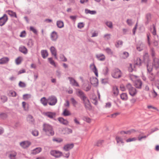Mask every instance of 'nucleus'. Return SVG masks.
Listing matches in <instances>:
<instances>
[{"label":"nucleus","mask_w":159,"mask_h":159,"mask_svg":"<svg viewBox=\"0 0 159 159\" xmlns=\"http://www.w3.org/2000/svg\"><path fill=\"white\" fill-rule=\"evenodd\" d=\"M41 52L42 56L44 59L46 58L48 56V52L46 50H42Z\"/></svg>","instance_id":"26"},{"label":"nucleus","mask_w":159,"mask_h":159,"mask_svg":"<svg viewBox=\"0 0 159 159\" xmlns=\"http://www.w3.org/2000/svg\"><path fill=\"white\" fill-rule=\"evenodd\" d=\"M103 140H98L95 143L94 145L97 146H101L103 143Z\"/></svg>","instance_id":"43"},{"label":"nucleus","mask_w":159,"mask_h":159,"mask_svg":"<svg viewBox=\"0 0 159 159\" xmlns=\"http://www.w3.org/2000/svg\"><path fill=\"white\" fill-rule=\"evenodd\" d=\"M90 67L91 70L94 73L95 75L97 77L98 76V70L94 63L90 64Z\"/></svg>","instance_id":"13"},{"label":"nucleus","mask_w":159,"mask_h":159,"mask_svg":"<svg viewBox=\"0 0 159 159\" xmlns=\"http://www.w3.org/2000/svg\"><path fill=\"white\" fill-rule=\"evenodd\" d=\"M40 101L42 103L44 106H46L47 104V102L48 101L46 99L45 97L42 98L40 99Z\"/></svg>","instance_id":"38"},{"label":"nucleus","mask_w":159,"mask_h":159,"mask_svg":"<svg viewBox=\"0 0 159 159\" xmlns=\"http://www.w3.org/2000/svg\"><path fill=\"white\" fill-rule=\"evenodd\" d=\"M149 79L151 81H154L155 80V75L153 73H151L149 76Z\"/></svg>","instance_id":"49"},{"label":"nucleus","mask_w":159,"mask_h":159,"mask_svg":"<svg viewBox=\"0 0 159 159\" xmlns=\"http://www.w3.org/2000/svg\"><path fill=\"white\" fill-rule=\"evenodd\" d=\"M10 16H14L16 18L17 17L16 13L15 12L11 10H8L6 11Z\"/></svg>","instance_id":"29"},{"label":"nucleus","mask_w":159,"mask_h":159,"mask_svg":"<svg viewBox=\"0 0 159 159\" xmlns=\"http://www.w3.org/2000/svg\"><path fill=\"white\" fill-rule=\"evenodd\" d=\"M9 59L7 57H4L0 59V64H4L7 63L9 61Z\"/></svg>","instance_id":"24"},{"label":"nucleus","mask_w":159,"mask_h":159,"mask_svg":"<svg viewBox=\"0 0 159 159\" xmlns=\"http://www.w3.org/2000/svg\"><path fill=\"white\" fill-rule=\"evenodd\" d=\"M129 77L131 80L133 81L136 80L138 77L137 76L134 75L132 74H130L129 75Z\"/></svg>","instance_id":"48"},{"label":"nucleus","mask_w":159,"mask_h":159,"mask_svg":"<svg viewBox=\"0 0 159 159\" xmlns=\"http://www.w3.org/2000/svg\"><path fill=\"white\" fill-rule=\"evenodd\" d=\"M117 143L119 145H123L124 142L123 139L119 136H116V138Z\"/></svg>","instance_id":"22"},{"label":"nucleus","mask_w":159,"mask_h":159,"mask_svg":"<svg viewBox=\"0 0 159 159\" xmlns=\"http://www.w3.org/2000/svg\"><path fill=\"white\" fill-rule=\"evenodd\" d=\"M119 112H116L114 114L110 115L109 116V117L111 118H115L117 116L120 114Z\"/></svg>","instance_id":"58"},{"label":"nucleus","mask_w":159,"mask_h":159,"mask_svg":"<svg viewBox=\"0 0 159 159\" xmlns=\"http://www.w3.org/2000/svg\"><path fill=\"white\" fill-rule=\"evenodd\" d=\"M90 81L92 84L96 86L98 83V80L95 77H93L90 78Z\"/></svg>","instance_id":"18"},{"label":"nucleus","mask_w":159,"mask_h":159,"mask_svg":"<svg viewBox=\"0 0 159 159\" xmlns=\"http://www.w3.org/2000/svg\"><path fill=\"white\" fill-rule=\"evenodd\" d=\"M16 153L15 152H12L9 154V157L10 159H16Z\"/></svg>","instance_id":"45"},{"label":"nucleus","mask_w":159,"mask_h":159,"mask_svg":"<svg viewBox=\"0 0 159 159\" xmlns=\"http://www.w3.org/2000/svg\"><path fill=\"white\" fill-rule=\"evenodd\" d=\"M104 50L109 55H112L113 54V51L109 48H107L104 49Z\"/></svg>","instance_id":"41"},{"label":"nucleus","mask_w":159,"mask_h":159,"mask_svg":"<svg viewBox=\"0 0 159 159\" xmlns=\"http://www.w3.org/2000/svg\"><path fill=\"white\" fill-rule=\"evenodd\" d=\"M136 140L137 139L135 137L129 138L126 140V142L128 143L132 141H136Z\"/></svg>","instance_id":"57"},{"label":"nucleus","mask_w":159,"mask_h":159,"mask_svg":"<svg viewBox=\"0 0 159 159\" xmlns=\"http://www.w3.org/2000/svg\"><path fill=\"white\" fill-rule=\"evenodd\" d=\"M70 100L74 107H76V105L77 103V102L75 100V99L74 98H71L70 99Z\"/></svg>","instance_id":"50"},{"label":"nucleus","mask_w":159,"mask_h":159,"mask_svg":"<svg viewBox=\"0 0 159 159\" xmlns=\"http://www.w3.org/2000/svg\"><path fill=\"white\" fill-rule=\"evenodd\" d=\"M7 115L6 113H0V117L2 119H5L7 118Z\"/></svg>","instance_id":"54"},{"label":"nucleus","mask_w":159,"mask_h":159,"mask_svg":"<svg viewBox=\"0 0 159 159\" xmlns=\"http://www.w3.org/2000/svg\"><path fill=\"white\" fill-rule=\"evenodd\" d=\"M19 50L24 54H27L28 52L27 48L24 46H21L20 47Z\"/></svg>","instance_id":"27"},{"label":"nucleus","mask_w":159,"mask_h":159,"mask_svg":"<svg viewBox=\"0 0 159 159\" xmlns=\"http://www.w3.org/2000/svg\"><path fill=\"white\" fill-rule=\"evenodd\" d=\"M76 94L82 100L87 98L84 92L79 89L77 90Z\"/></svg>","instance_id":"8"},{"label":"nucleus","mask_w":159,"mask_h":159,"mask_svg":"<svg viewBox=\"0 0 159 159\" xmlns=\"http://www.w3.org/2000/svg\"><path fill=\"white\" fill-rule=\"evenodd\" d=\"M84 26V24L83 22L79 23L78 24V27L79 28L81 29L83 28Z\"/></svg>","instance_id":"64"},{"label":"nucleus","mask_w":159,"mask_h":159,"mask_svg":"<svg viewBox=\"0 0 159 159\" xmlns=\"http://www.w3.org/2000/svg\"><path fill=\"white\" fill-rule=\"evenodd\" d=\"M141 61L139 58H137L135 60L134 62V65H141Z\"/></svg>","instance_id":"36"},{"label":"nucleus","mask_w":159,"mask_h":159,"mask_svg":"<svg viewBox=\"0 0 159 159\" xmlns=\"http://www.w3.org/2000/svg\"><path fill=\"white\" fill-rule=\"evenodd\" d=\"M65 152L64 153V156L66 158H68L70 155V153L69 152V150H65Z\"/></svg>","instance_id":"51"},{"label":"nucleus","mask_w":159,"mask_h":159,"mask_svg":"<svg viewBox=\"0 0 159 159\" xmlns=\"http://www.w3.org/2000/svg\"><path fill=\"white\" fill-rule=\"evenodd\" d=\"M8 20V17L6 14H4L3 16L0 18V25H3Z\"/></svg>","instance_id":"9"},{"label":"nucleus","mask_w":159,"mask_h":159,"mask_svg":"<svg viewBox=\"0 0 159 159\" xmlns=\"http://www.w3.org/2000/svg\"><path fill=\"white\" fill-rule=\"evenodd\" d=\"M31 143L28 141H22L20 143V146L23 148H26Z\"/></svg>","instance_id":"12"},{"label":"nucleus","mask_w":159,"mask_h":159,"mask_svg":"<svg viewBox=\"0 0 159 159\" xmlns=\"http://www.w3.org/2000/svg\"><path fill=\"white\" fill-rule=\"evenodd\" d=\"M42 38L43 39H47V35L45 31H44L43 30H42Z\"/></svg>","instance_id":"59"},{"label":"nucleus","mask_w":159,"mask_h":159,"mask_svg":"<svg viewBox=\"0 0 159 159\" xmlns=\"http://www.w3.org/2000/svg\"><path fill=\"white\" fill-rule=\"evenodd\" d=\"M153 66L156 68L159 67V59L158 58H154Z\"/></svg>","instance_id":"21"},{"label":"nucleus","mask_w":159,"mask_h":159,"mask_svg":"<svg viewBox=\"0 0 159 159\" xmlns=\"http://www.w3.org/2000/svg\"><path fill=\"white\" fill-rule=\"evenodd\" d=\"M113 92L114 95L115 96H117L119 93V90L118 88L116 86H114L113 88Z\"/></svg>","instance_id":"33"},{"label":"nucleus","mask_w":159,"mask_h":159,"mask_svg":"<svg viewBox=\"0 0 159 159\" xmlns=\"http://www.w3.org/2000/svg\"><path fill=\"white\" fill-rule=\"evenodd\" d=\"M129 53L126 52H124L123 53L121 54V57L123 59H125L127 58L129 56Z\"/></svg>","instance_id":"42"},{"label":"nucleus","mask_w":159,"mask_h":159,"mask_svg":"<svg viewBox=\"0 0 159 159\" xmlns=\"http://www.w3.org/2000/svg\"><path fill=\"white\" fill-rule=\"evenodd\" d=\"M43 130L48 136H53L54 134V131L52 126L48 124H43Z\"/></svg>","instance_id":"1"},{"label":"nucleus","mask_w":159,"mask_h":159,"mask_svg":"<svg viewBox=\"0 0 159 159\" xmlns=\"http://www.w3.org/2000/svg\"><path fill=\"white\" fill-rule=\"evenodd\" d=\"M1 99L2 100V101L3 102H6L7 99V97L5 96H2Z\"/></svg>","instance_id":"61"},{"label":"nucleus","mask_w":159,"mask_h":159,"mask_svg":"<svg viewBox=\"0 0 159 159\" xmlns=\"http://www.w3.org/2000/svg\"><path fill=\"white\" fill-rule=\"evenodd\" d=\"M23 58L22 57H17L15 60V62L17 65H19L20 64L22 61Z\"/></svg>","instance_id":"40"},{"label":"nucleus","mask_w":159,"mask_h":159,"mask_svg":"<svg viewBox=\"0 0 159 159\" xmlns=\"http://www.w3.org/2000/svg\"><path fill=\"white\" fill-rule=\"evenodd\" d=\"M83 103L84 104L86 110H90L92 107L90 105L89 101L87 98L82 100Z\"/></svg>","instance_id":"5"},{"label":"nucleus","mask_w":159,"mask_h":159,"mask_svg":"<svg viewBox=\"0 0 159 159\" xmlns=\"http://www.w3.org/2000/svg\"><path fill=\"white\" fill-rule=\"evenodd\" d=\"M111 34H106L104 35L103 38L105 40L107 41L111 39Z\"/></svg>","instance_id":"31"},{"label":"nucleus","mask_w":159,"mask_h":159,"mask_svg":"<svg viewBox=\"0 0 159 159\" xmlns=\"http://www.w3.org/2000/svg\"><path fill=\"white\" fill-rule=\"evenodd\" d=\"M122 75V73L121 70L118 68H115L113 70L111 73L112 76L116 79L121 77Z\"/></svg>","instance_id":"4"},{"label":"nucleus","mask_w":159,"mask_h":159,"mask_svg":"<svg viewBox=\"0 0 159 159\" xmlns=\"http://www.w3.org/2000/svg\"><path fill=\"white\" fill-rule=\"evenodd\" d=\"M68 79L70 81V84L72 86L76 87H79V86L78 83L73 78L71 77H68Z\"/></svg>","instance_id":"15"},{"label":"nucleus","mask_w":159,"mask_h":159,"mask_svg":"<svg viewBox=\"0 0 159 159\" xmlns=\"http://www.w3.org/2000/svg\"><path fill=\"white\" fill-rule=\"evenodd\" d=\"M50 50L52 55L54 56L56 59H57V51L55 48L54 46H51L50 48Z\"/></svg>","instance_id":"11"},{"label":"nucleus","mask_w":159,"mask_h":159,"mask_svg":"<svg viewBox=\"0 0 159 159\" xmlns=\"http://www.w3.org/2000/svg\"><path fill=\"white\" fill-rule=\"evenodd\" d=\"M123 42L121 40L117 41L116 43L115 44V46L116 47L119 48L120 47V46H121L123 44Z\"/></svg>","instance_id":"47"},{"label":"nucleus","mask_w":159,"mask_h":159,"mask_svg":"<svg viewBox=\"0 0 159 159\" xmlns=\"http://www.w3.org/2000/svg\"><path fill=\"white\" fill-rule=\"evenodd\" d=\"M134 85L136 88L140 89L141 88L142 82L140 80L138 79L134 81Z\"/></svg>","instance_id":"17"},{"label":"nucleus","mask_w":159,"mask_h":159,"mask_svg":"<svg viewBox=\"0 0 159 159\" xmlns=\"http://www.w3.org/2000/svg\"><path fill=\"white\" fill-rule=\"evenodd\" d=\"M91 86L88 81H86L84 83L82 86L83 89L86 91H89L91 88Z\"/></svg>","instance_id":"7"},{"label":"nucleus","mask_w":159,"mask_h":159,"mask_svg":"<svg viewBox=\"0 0 159 159\" xmlns=\"http://www.w3.org/2000/svg\"><path fill=\"white\" fill-rule=\"evenodd\" d=\"M58 120L61 123L65 125H67L68 123V122L65 119L62 117L59 118Z\"/></svg>","instance_id":"23"},{"label":"nucleus","mask_w":159,"mask_h":159,"mask_svg":"<svg viewBox=\"0 0 159 159\" xmlns=\"http://www.w3.org/2000/svg\"><path fill=\"white\" fill-rule=\"evenodd\" d=\"M48 101L49 105L53 106L57 102V100L56 97L52 96L49 97Z\"/></svg>","instance_id":"6"},{"label":"nucleus","mask_w":159,"mask_h":159,"mask_svg":"<svg viewBox=\"0 0 159 159\" xmlns=\"http://www.w3.org/2000/svg\"><path fill=\"white\" fill-rule=\"evenodd\" d=\"M51 155L54 156L56 157H60L61 155V152L59 151L53 150H52L50 152Z\"/></svg>","instance_id":"14"},{"label":"nucleus","mask_w":159,"mask_h":159,"mask_svg":"<svg viewBox=\"0 0 159 159\" xmlns=\"http://www.w3.org/2000/svg\"><path fill=\"white\" fill-rule=\"evenodd\" d=\"M74 147L73 143L67 144H66L64 147V149H71L72 148Z\"/></svg>","instance_id":"34"},{"label":"nucleus","mask_w":159,"mask_h":159,"mask_svg":"<svg viewBox=\"0 0 159 159\" xmlns=\"http://www.w3.org/2000/svg\"><path fill=\"white\" fill-rule=\"evenodd\" d=\"M9 95L11 96L15 97L16 96V93L13 91H10L9 92Z\"/></svg>","instance_id":"60"},{"label":"nucleus","mask_w":159,"mask_h":159,"mask_svg":"<svg viewBox=\"0 0 159 159\" xmlns=\"http://www.w3.org/2000/svg\"><path fill=\"white\" fill-rule=\"evenodd\" d=\"M60 59L61 61L64 62H66L67 61V59L64 56V55L62 54H61L60 55Z\"/></svg>","instance_id":"46"},{"label":"nucleus","mask_w":159,"mask_h":159,"mask_svg":"<svg viewBox=\"0 0 159 159\" xmlns=\"http://www.w3.org/2000/svg\"><path fill=\"white\" fill-rule=\"evenodd\" d=\"M51 39L52 41H56L58 38L57 33L55 31L52 32L51 34Z\"/></svg>","instance_id":"16"},{"label":"nucleus","mask_w":159,"mask_h":159,"mask_svg":"<svg viewBox=\"0 0 159 159\" xmlns=\"http://www.w3.org/2000/svg\"><path fill=\"white\" fill-rule=\"evenodd\" d=\"M121 99L123 101H125L128 100V95L126 93H122L120 94Z\"/></svg>","instance_id":"25"},{"label":"nucleus","mask_w":159,"mask_h":159,"mask_svg":"<svg viewBox=\"0 0 159 159\" xmlns=\"http://www.w3.org/2000/svg\"><path fill=\"white\" fill-rule=\"evenodd\" d=\"M96 57L100 61H103L105 59V56L103 54H99L96 55Z\"/></svg>","instance_id":"20"},{"label":"nucleus","mask_w":159,"mask_h":159,"mask_svg":"<svg viewBox=\"0 0 159 159\" xmlns=\"http://www.w3.org/2000/svg\"><path fill=\"white\" fill-rule=\"evenodd\" d=\"M27 119L28 121L31 122H33L34 120L33 117L31 115L28 116L27 117Z\"/></svg>","instance_id":"62"},{"label":"nucleus","mask_w":159,"mask_h":159,"mask_svg":"<svg viewBox=\"0 0 159 159\" xmlns=\"http://www.w3.org/2000/svg\"><path fill=\"white\" fill-rule=\"evenodd\" d=\"M57 25L58 28H62L64 27L63 22L61 20H58L57 22Z\"/></svg>","instance_id":"32"},{"label":"nucleus","mask_w":159,"mask_h":159,"mask_svg":"<svg viewBox=\"0 0 159 159\" xmlns=\"http://www.w3.org/2000/svg\"><path fill=\"white\" fill-rule=\"evenodd\" d=\"M85 12L86 14H90L91 15H95L97 13L95 11H91L87 9L85 10Z\"/></svg>","instance_id":"30"},{"label":"nucleus","mask_w":159,"mask_h":159,"mask_svg":"<svg viewBox=\"0 0 159 159\" xmlns=\"http://www.w3.org/2000/svg\"><path fill=\"white\" fill-rule=\"evenodd\" d=\"M53 141L57 143H59L62 141V139L59 138H54L53 139Z\"/></svg>","instance_id":"53"},{"label":"nucleus","mask_w":159,"mask_h":159,"mask_svg":"<svg viewBox=\"0 0 159 159\" xmlns=\"http://www.w3.org/2000/svg\"><path fill=\"white\" fill-rule=\"evenodd\" d=\"M65 130L66 132V133L67 134H69L72 133V130L69 128H66L65 129Z\"/></svg>","instance_id":"63"},{"label":"nucleus","mask_w":159,"mask_h":159,"mask_svg":"<svg viewBox=\"0 0 159 159\" xmlns=\"http://www.w3.org/2000/svg\"><path fill=\"white\" fill-rule=\"evenodd\" d=\"M48 60L49 62L53 66L55 67H56L57 66V65L56 64V63L53 60V59L52 57H49L48 58Z\"/></svg>","instance_id":"28"},{"label":"nucleus","mask_w":159,"mask_h":159,"mask_svg":"<svg viewBox=\"0 0 159 159\" xmlns=\"http://www.w3.org/2000/svg\"><path fill=\"white\" fill-rule=\"evenodd\" d=\"M62 114L65 116H70L71 114L70 111L66 109L64 110Z\"/></svg>","instance_id":"37"},{"label":"nucleus","mask_w":159,"mask_h":159,"mask_svg":"<svg viewBox=\"0 0 159 159\" xmlns=\"http://www.w3.org/2000/svg\"><path fill=\"white\" fill-rule=\"evenodd\" d=\"M22 107L25 110L27 111L29 109V105L27 104L25 102H22Z\"/></svg>","instance_id":"39"},{"label":"nucleus","mask_w":159,"mask_h":159,"mask_svg":"<svg viewBox=\"0 0 159 159\" xmlns=\"http://www.w3.org/2000/svg\"><path fill=\"white\" fill-rule=\"evenodd\" d=\"M134 66L132 65L131 64H130L129 66L128 67V70L130 72H132L134 70Z\"/></svg>","instance_id":"52"},{"label":"nucleus","mask_w":159,"mask_h":159,"mask_svg":"<svg viewBox=\"0 0 159 159\" xmlns=\"http://www.w3.org/2000/svg\"><path fill=\"white\" fill-rule=\"evenodd\" d=\"M105 24L110 28H113V24L111 21H107L105 22Z\"/></svg>","instance_id":"44"},{"label":"nucleus","mask_w":159,"mask_h":159,"mask_svg":"<svg viewBox=\"0 0 159 159\" xmlns=\"http://www.w3.org/2000/svg\"><path fill=\"white\" fill-rule=\"evenodd\" d=\"M42 113L45 116H47L51 119H53L56 116V113L55 112H44Z\"/></svg>","instance_id":"10"},{"label":"nucleus","mask_w":159,"mask_h":159,"mask_svg":"<svg viewBox=\"0 0 159 159\" xmlns=\"http://www.w3.org/2000/svg\"><path fill=\"white\" fill-rule=\"evenodd\" d=\"M136 48L138 51H141L144 48V45L142 43L140 42L137 44Z\"/></svg>","instance_id":"19"},{"label":"nucleus","mask_w":159,"mask_h":159,"mask_svg":"<svg viewBox=\"0 0 159 159\" xmlns=\"http://www.w3.org/2000/svg\"><path fill=\"white\" fill-rule=\"evenodd\" d=\"M135 130L134 129H131L129 130L126 131H122L121 132V134H130L131 133H133L135 132Z\"/></svg>","instance_id":"35"},{"label":"nucleus","mask_w":159,"mask_h":159,"mask_svg":"<svg viewBox=\"0 0 159 159\" xmlns=\"http://www.w3.org/2000/svg\"><path fill=\"white\" fill-rule=\"evenodd\" d=\"M126 88L128 90L129 94L132 96H134L137 93L136 89L133 87L130 84H128L126 85Z\"/></svg>","instance_id":"3"},{"label":"nucleus","mask_w":159,"mask_h":159,"mask_svg":"<svg viewBox=\"0 0 159 159\" xmlns=\"http://www.w3.org/2000/svg\"><path fill=\"white\" fill-rule=\"evenodd\" d=\"M31 97V95L30 94H24L23 96V98L25 100H27L30 98Z\"/></svg>","instance_id":"56"},{"label":"nucleus","mask_w":159,"mask_h":159,"mask_svg":"<svg viewBox=\"0 0 159 159\" xmlns=\"http://www.w3.org/2000/svg\"><path fill=\"white\" fill-rule=\"evenodd\" d=\"M30 30L33 32L35 34H36L37 33L36 29L33 26H30Z\"/></svg>","instance_id":"55"},{"label":"nucleus","mask_w":159,"mask_h":159,"mask_svg":"<svg viewBox=\"0 0 159 159\" xmlns=\"http://www.w3.org/2000/svg\"><path fill=\"white\" fill-rule=\"evenodd\" d=\"M144 62L146 63L148 71L150 72L152 70V66L151 65V61L148 57V54L145 53L143 56Z\"/></svg>","instance_id":"2"}]
</instances>
